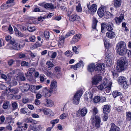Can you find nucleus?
<instances>
[{
    "label": "nucleus",
    "instance_id": "obj_40",
    "mask_svg": "<svg viewBox=\"0 0 131 131\" xmlns=\"http://www.w3.org/2000/svg\"><path fill=\"white\" fill-rule=\"evenodd\" d=\"M121 93L120 92H118L117 91H113L112 93L113 96L114 98H115L117 96L121 95Z\"/></svg>",
    "mask_w": 131,
    "mask_h": 131
},
{
    "label": "nucleus",
    "instance_id": "obj_31",
    "mask_svg": "<svg viewBox=\"0 0 131 131\" xmlns=\"http://www.w3.org/2000/svg\"><path fill=\"white\" fill-rule=\"evenodd\" d=\"M53 90H48L47 89L45 90V96L46 97H48L51 96V93Z\"/></svg>",
    "mask_w": 131,
    "mask_h": 131
},
{
    "label": "nucleus",
    "instance_id": "obj_27",
    "mask_svg": "<svg viewBox=\"0 0 131 131\" xmlns=\"http://www.w3.org/2000/svg\"><path fill=\"white\" fill-rule=\"evenodd\" d=\"M57 87V82L56 81H52L50 85V89L51 90Z\"/></svg>",
    "mask_w": 131,
    "mask_h": 131
},
{
    "label": "nucleus",
    "instance_id": "obj_46",
    "mask_svg": "<svg viewBox=\"0 0 131 131\" xmlns=\"http://www.w3.org/2000/svg\"><path fill=\"white\" fill-rule=\"evenodd\" d=\"M101 32L102 33H104L105 32L104 29L105 27L106 26V23H102L101 24Z\"/></svg>",
    "mask_w": 131,
    "mask_h": 131
},
{
    "label": "nucleus",
    "instance_id": "obj_14",
    "mask_svg": "<svg viewBox=\"0 0 131 131\" xmlns=\"http://www.w3.org/2000/svg\"><path fill=\"white\" fill-rule=\"evenodd\" d=\"M106 8L105 6H103L99 8L98 10L97 14L100 17H102L104 15L106 11Z\"/></svg>",
    "mask_w": 131,
    "mask_h": 131
},
{
    "label": "nucleus",
    "instance_id": "obj_13",
    "mask_svg": "<svg viewBox=\"0 0 131 131\" xmlns=\"http://www.w3.org/2000/svg\"><path fill=\"white\" fill-rule=\"evenodd\" d=\"M95 68V70L96 71H101L104 70L105 68V66L104 64L101 63L96 64Z\"/></svg>",
    "mask_w": 131,
    "mask_h": 131
},
{
    "label": "nucleus",
    "instance_id": "obj_32",
    "mask_svg": "<svg viewBox=\"0 0 131 131\" xmlns=\"http://www.w3.org/2000/svg\"><path fill=\"white\" fill-rule=\"evenodd\" d=\"M111 54L110 53H109L108 52H107L105 56L106 57V61L108 60L110 61L112 60Z\"/></svg>",
    "mask_w": 131,
    "mask_h": 131
},
{
    "label": "nucleus",
    "instance_id": "obj_20",
    "mask_svg": "<svg viewBox=\"0 0 131 131\" xmlns=\"http://www.w3.org/2000/svg\"><path fill=\"white\" fill-rule=\"evenodd\" d=\"M81 37V35L79 34H77L76 35L74 36L71 41V43H74L77 42L79 40Z\"/></svg>",
    "mask_w": 131,
    "mask_h": 131
},
{
    "label": "nucleus",
    "instance_id": "obj_57",
    "mask_svg": "<svg viewBox=\"0 0 131 131\" xmlns=\"http://www.w3.org/2000/svg\"><path fill=\"white\" fill-rule=\"evenodd\" d=\"M46 18V16H40L38 18V21H42L43 20L45 19Z\"/></svg>",
    "mask_w": 131,
    "mask_h": 131
},
{
    "label": "nucleus",
    "instance_id": "obj_21",
    "mask_svg": "<svg viewBox=\"0 0 131 131\" xmlns=\"http://www.w3.org/2000/svg\"><path fill=\"white\" fill-rule=\"evenodd\" d=\"M30 88V85L27 84L20 87V89L22 92L27 91Z\"/></svg>",
    "mask_w": 131,
    "mask_h": 131
},
{
    "label": "nucleus",
    "instance_id": "obj_56",
    "mask_svg": "<svg viewBox=\"0 0 131 131\" xmlns=\"http://www.w3.org/2000/svg\"><path fill=\"white\" fill-rule=\"evenodd\" d=\"M8 30L10 34H12L13 33L14 31L13 28L10 25L9 26V27L8 28Z\"/></svg>",
    "mask_w": 131,
    "mask_h": 131
},
{
    "label": "nucleus",
    "instance_id": "obj_60",
    "mask_svg": "<svg viewBox=\"0 0 131 131\" xmlns=\"http://www.w3.org/2000/svg\"><path fill=\"white\" fill-rule=\"evenodd\" d=\"M108 113L104 114V116H103V120L104 121H106L108 118Z\"/></svg>",
    "mask_w": 131,
    "mask_h": 131
},
{
    "label": "nucleus",
    "instance_id": "obj_6",
    "mask_svg": "<svg viewBox=\"0 0 131 131\" xmlns=\"http://www.w3.org/2000/svg\"><path fill=\"white\" fill-rule=\"evenodd\" d=\"M88 112V110L85 107L82 109H79L76 113V115L78 117H83Z\"/></svg>",
    "mask_w": 131,
    "mask_h": 131
},
{
    "label": "nucleus",
    "instance_id": "obj_22",
    "mask_svg": "<svg viewBox=\"0 0 131 131\" xmlns=\"http://www.w3.org/2000/svg\"><path fill=\"white\" fill-rule=\"evenodd\" d=\"M111 128L109 131H120V128L113 123H111Z\"/></svg>",
    "mask_w": 131,
    "mask_h": 131
},
{
    "label": "nucleus",
    "instance_id": "obj_24",
    "mask_svg": "<svg viewBox=\"0 0 131 131\" xmlns=\"http://www.w3.org/2000/svg\"><path fill=\"white\" fill-rule=\"evenodd\" d=\"M121 0H114V5L115 7H119L121 5Z\"/></svg>",
    "mask_w": 131,
    "mask_h": 131
},
{
    "label": "nucleus",
    "instance_id": "obj_4",
    "mask_svg": "<svg viewBox=\"0 0 131 131\" xmlns=\"http://www.w3.org/2000/svg\"><path fill=\"white\" fill-rule=\"evenodd\" d=\"M83 94V90H80L77 91L74 95L73 100V104L77 105L79 102V100Z\"/></svg>",
    "mask_w": 131,
    "mask_h": 131
},
{
    "label": "nucleus",
    "instance_id": "obj_18",
    "mask_svg": "<svg viewBox=\"0 0 131 131\" xmlns=\"http://www.w3.org/2000/svg\"><path fill=\"white\" fill-rule=\"evenodd\" d=\"M83 61L82 60H80L79 61V63L76 64L75 65L71 66L70 68H73L74 70H76L78 68H80L81 66H83Z\"/></svg>",
    "mask_w": 131,
    "mask_h": 131
},
{
    "label": "nucleus",
    "instance_id": "obj_25",
    "mask_svg": "<svg viewBox=\"0 0 131 131\" xmlns=\"http://www.w3.org/2000/svg\"><path fill=\"white\" fill-rule=\"evenodd\" d=\"M95 66L94 64H90L88 65V70L89 72H92L95 70Z\"/></svg>",
    "mask_w": 131,
    "mask_h": 131
},
{
    "label": "nucleus",
    "instance_id": "obj_64",
    "mask_svg": "<svg viewBox=\"0 0 131 131\" xmlns=\"http://www.w3.org/2000/svg\"><path fill=\"white\" fill-rule=\"evenodd\" d=\"M24 43L19 44L18 47L17 48V50H19L21 48H23L24 46Z\"/></svg>",
    "mask_w": 131,
    "mask_h": 131
},
{
    "label": "nucleus",
    "instance_id": "obj_16",
    "mask_svg": "<svg viewBox=\"0 0 131 131\" xmlns=\"http://www.w3.org/2000/svg\"><path fill=\"white\" fill-rule=\"evenodd\" d=\"M18 72V73L17 74V78H19L22 81H24L25 80V78L24 76V74L22 72L20 71L19 69H17V72Z\"/></svg>",
    "mask_w": 131,
    "mask_h": 131
},
{
    "label": "nucleus",
    "instance_id": "obj_36",
    "mask_svg": "<svg viewBox=\"0 0 131 131\" xmlns=\"http://www.w3.org/2000/svg\"><path fill=\"white\" fill-rule=\"evenodd\" d=\"M41 111L43 112L44 114L45 115H49L51 112V111L50 110H46L42 108L41 110Z\"/></svg>",
    "mask_w": 131,
    "mask_h": 131
},
{
    "label": "nucleus",
    "instance_id": "obj_5",
    "mask_svg": "<svg viewBox=\"0 0 131 131\" xmlns=\"http://www.w3.org/2000/svg\"><path fill=\"white\" fill-rule=\"evenodd\" d=\"M68 13L67 16H69V19L70 21H78L80 19V17L76 14H74L70 15V14L72 13L71 12L69 11Z\"/></svg>",
    "mask_w": 131,
    "mask_h": 131
},
{
    "label": "nucleus",
    "instance_id": "obj_50",
    "mask_svg": "<svg viewBox=\"0 0 131 131\" xmlns=\"http://www.w3.org/2000/svg\"><path fill=\"white\" fill-rule=\"evenodd\" d=\"M27 29L30 32L35 31L36 29V28L34 26L30 27L27 28Z\"/></svg>",
    "mask_w": 131,
    "mask_h": 131
},
{
    "label": "nucleus",
    "instance_id": "obj_29",
    "mask_svg": "<svg viewBox=\"0 0 131 131\" xmlns=\"http://www.w3.org/2000/svg\"><path fill=\"white\" fill-rule=\"evenodd\" d=\"M98 22V21L95 18H93V24L92 25V27L93 29H96L97 24Z\"/></svg>",
    "mask_w": 131,
    "mask_h": 131
},
{
    "label": "nucleus",
    "instance_id": "obj_44",
    "mask_svg": "<svg viewBox=\"0 0 131 131\" xmlns=\"http://www.w3.org/2000/svg\"><path fill=\"white\" fill-rule=\"evenodd\" d=\"M126 119L128 121L131 120V113L130 112H128L126 113Z\"/></svg>",
    "mask_w": 131,
    "mask_h": 131
},
{
    "label": "nucleus",
    "instance_id": "obj_2",
    "mask_svg": "<svg viewBox=\"0 0 131 131\" xmlns=\"http://www.w3.org/2000/svg\"><path fill=\"white\" fill-rule=\"evenodd\" d=\"M116 49L119 55H124L126 53L127 50L126 43L123 41L119 42L116 45Z\"/></svg>",
    "mask_w": 131,
    "mask_h": 131
},
{
    "label": "nucleus",
    "instance_id": "obj_54",
    "mask_svg": "<svg viewBox=\"0 0 131 131\" xmlns=\"http://www.w3.org/2000/svg\"><path fill=\"white\" fill-rule=\"evenodd\" d=\"M30 40L31 42H34L35 41L36 37L34 35H32L29 37Z\"/></svg>",
    "mask_w": 131,
    "mask_h": 131
},
{
    "label": "nucleus",
    "instance_id": "obj_48",
    "mask_svg": "<svg viewBox=\"0 0 131 131\" xmlns=\"http://www.w3.org/2000/svg\"><path fill=\"white\" fill-rule=\"evenodd\" d=\"M46 64L48 68H52L53 66V64L50 61H48L46 63Z\"/></svg>",
    "mask_w": 131,
    "mask_h": 131
},
{
    "label": "nucleus",
    "instance_id": "obj_43",
    "mask_svg": "<svg viewBox=\"0 0 131 131\" xmlns=\"http://www.w3.org/2000/svg\"><path fill=\"white\" fill-rule=\"evenodd\" d=\"M44 35L46 39H49L50 37L49 32L48 31H45L44 32Z\"/></svg>",
    "mask_w": 131,
    "mask_h": 131
},
{
    "label": "nucleus",
    "instance_id": "obj_11",
    "mask_svg": "<svg viewBox=\"0 0 131 131\" xmlns=\"http://www.w3.org/2000/svg\"><path fill=\"white\" fill-rule=\"evenodd\" d=\"M39 5H40L43 6L47 9L51 10L54 8V5L51 3H45V2H43L39 4Z\"/></svg>",
    "mask_w": 131,
    "mask_h": 131
},
{
    "label": "nucleus",
    "instance_id": "obj_3",
    "mask_svg": "<svg viewBox=\"0 0 131 131\" xmlns=\"http://www.w3.org/2000/svg\"><path fill=\"white\" fill-rule=\"evenodd\" d=\"M126 57H124L122 58L117 63V66L116 69L119 72L124 70L126 68Z\"/></svg>",
    "mask_w": 131,
    "mask_h": 131
},
{
    "label": "nucleus",
    "instance_id": "obj_51",
    "mask_svg": "<svg viewBox=\"0 0 131 131\" xmlns=\"http://www.w3.org/2000/svg\"><path fill=\"white\" fill-rule=\"evenodd\" d=\"M113 63V60L109 61L108 60L106 61V65L108 67H109L111 65H112Z\"/></svg>",
    "mask_w": 131,
    "mask_h": 131
},
{
    "label": "nucleus",
    "instance_id": "obj_37",
    "mask_svg": "<svg viewBox=\"0 0 131 131\" xmlns=\"http://www.w3.org/2000/svg\"><path fill=\"white\" fill-rule=\"evenodd\" d=\"M11 94L10 95H9V96L10 97V99H16V95L15 93H16L14 91H12L11 92Z\"/></svg>",
    "mask_w": 131,
    "mask_h": 131
},
{
    "label": "nucleus",
    "instance_id": "obj_19",
    "mask_svg": "<svg viewBox=\"0 0 131 131\" xmlns=\"http://www.w3.org/2000/svg\"><path fill=\"white\" fill-rule=\"evenodd\" d=\"M111 107L109 105H105L103 106V113L104 114L108 113L110 111H111Z\"/></svg>",
    "mask_w": 131,
    "mask_h": 131
},
{
    "label": "nucleus",
    "instance_id": "obj_33",
    "mask_svg": "<svg viewBox=\"0 0 131 131\" xmlns=\"http://www.w3.org/2000/svg\"><path fill=\"white\" fill-rule=\"evenodd\" d=\"M75 33V32L74 30H72L69 31L67 32L65 35V37L66 38L68 37L69 36L72 35Z\"/></svg>",
    "mask_w": 131,
    "mask_h": 131
},
{
    "label": "nucleus",
    "instance_id": "obj_47",
    "mask_svg": "<svg viewBox=\"0 0 131 131\" xmlns=\"http://www.w3.org/2000/svg\"><path fill=\"white\" fill-rule=\"evenodd\" d=\"M100 96H96L94 98V102L95 103H97L100 102Z\"/></svg>",
    "mask_w": 131,
    "mask_h": 131
},
{
    "label": "nucleus",
    "instance_id": "obj_1",
    "mask_svg": "<svg viewBox=\"0 0 131 131\" xmlns=\"http://www.w3.org/2000/svg\"><path fill=\"white\" fill-rule=\"evenodd\" d=\"M91 112L93 115L91 116V119L92 121L93 125H95L96 128H98L100 126L101 118L98 115H95L98 113L99 111L96 107H94L91 110Z\"/></svg>",
    "mask_w": 131,
    "mask_h": 131
},
{
    "label": "nucleus",
    "instance_id": "obj_59",
    "mask_svg": "<svg viewBox=\"0 0 131 131\" xmlns=\"http://www.w3.org/2000/svg\"><path fill=\"white\" fill-rule=\"evenodd\" d=\"M42 86L40 85H34L33 86V87L35 89V90H38L39 89L41 88Z\"/></svg>",
    "mask_w": 131,
    "mask_h": 131
},
{
    "label": "nucleus",
    "instance_id": "obj_15",
    "mask_svg": "<svg viewBox=\"0 0 131 131\" xmlns=\"http://www.w3.org/2000/svg\"><path fill=\"white\" fill-rule=\"evenodd\" d=\"M66 38L63 36H61L59 37L58 46L59 48L62 47L64 45V39Z\"/></svg>",
    "mask_w": 131,
    "mask_h": 131
},
{
    "label": "nucleus",
    "instance_id": "obj_55",
    "mask_svg": "<svg viewBox=\"0 0 131 131\" xmlns=\"http://www.w3.org/2000/svg\"><path fill=\"white\" fill-rule=\"evenodd\" d=\"M15 0H8L6 2L8 4H10L11 5V6H13L14 5H15V3H13L14 1Z\"/></svg>",
    "mask_w": 131,
    "mask_h": 131
},
{
    "label": "nucleus",
    "instance_id": "obj_45",
    "mask_svg": "<svg viewBox=\"0 0 131 131\" xmlns=\"http://www.w3.org/2000/svg\"><path fill=\"white\" fill-rule=\"evenodd\" d=\"M68 113H64L62 114L60 116V118L61 119H63L66 118L68 116Z\"/></svg>",
    "mask_w": 131,
    "mask_h": 131
},
{
    "label": "nucleus",
    "instance_id": "obj_8",
    "mask_svg": "<svg viewBox=\"0 0 131 131\" xmlns=\"http://www.w3.org/2000/svg\"><path fill=\"white\" fill-rule=\"evenodd\" d=\"M93 2V1H92L89 3L87 4V6L89 9V12L91 14L95 12L97 9V5L96 4H93L91 6H89L91 3H92Z\"/></svg>",
    "mask_w": 131,
    "mask_h": 131
},
{
    "label": "nucleus",
    "instance_id": "obj_58",
    "mask_svg": "<svg viewBox=\"0 0 131 131\" xmlns=\"http://www.w3.org/2000/svg\"><path fill=\"white\" fill-rule=\"evenodd\" d=\"M21 64L22 66H27L28 64V63L25 61H23L21 62Z\"/></svg>",
    "mask_w": 131,
    "mask_h": 131
},
{
    "label": "nucleus",
    "instance_id": "obj_26",
    "mask_svg": "<svg viewBox=\"0 0 131 131\" xmlns=\"http://www.w3.org/2000/svg\"><path fill=\"white\" fill-rule=\"evenodd\" d=\"M126 80V78L123 76H120L118 79V81L119 84L121 85Z\"/></svg>",
    "mask_w": 131,
    "mask_h": 131
},
{
    "label": "nucleus",
    "instance_id": "obj_35",
    "mask_svg": "<svg viewBox=\"0 0 131 131\" xmlns=\"http://www.w3.org/2000/svg\"><path fill=\"white\" fill-rule=\"evenodd\" d=\"M41 43H40L39 41H37L34 45L32 46V48L34 49L40 46L41 45Z\"/></svg>",
    "mask_w": 131,
    "mask_h": 131
},
{
    "label": "nucleus",
    "instance_id": "obj_61",
    "mask_svg": "<svg viewBox=\"0 0 131 131\" xmlns=\"http://www.w3.org/2000/svg\"><path fill=\"white\" fill-rule=\"evenodd\" d=\"M59 121V119H56L52 121L51 122V123L52 124L53 126L55 124L58 123Z\"/></svg>",
    "mask_w": 131,
    "mask_h": 131
},
{
    "label": "nucleus",
    "instance_id": "obj_30",
    "mask_svg": "<svg viewBox=\"0 0 131 131\" xmlns=\"http://www.w3.org/2000/svg\"><path fill=\"white\" fill-rule=\"evenodd\" d=\"M9 102L8 101H4V102L3 107L4 109H7L9 105Z\"/></svg>",
    "mask_w": 131,
    "mask_h": 131
},
{
    "label": "nucleus",
    "instance_id": "obj_12",
    "mask_svg": "<svg viewBox=\"0 0 131 131\" xmlns=\"http://www.w3.org/2000/svg\"><path fill=\"white\" fill-rule=\"evenodd\" d=\"M124 19V15L121 14L119 17H116L114 18V20L116 23L119 25L123 21Z\"/></svg>",
    "mask_w": 131,
    "mask_h": 131
},
{
    "label": "nucleus",
    "instance_id": "obj_34",
    "mask_svg": "<svg viewBox=\"0 0 131 131\" xmlns=\"http://www.w3.org/2000/svg\"><path fill=\"white\" fill-rule=\"evenodd\" d=\"M126 23L125 22H123L122 24V29L126 32L129 31V30L126 26Z\"/></svg>",
    "mask_w": 131,
    "mask_h": 131
},
{
    "label": "nucleus",
    "instance_id": "obj_52",
    "mask_svg": "<svg viewBox=\"0 0 131 131\" xmlns=\"http://www.w3.org/2000/svg\"><path fill=\"white\" fill-rule=\"evenodd\" d=\"M64 54L67 56L69 57L71 55V56L72 55V52L70 50H67L64 53Z\"/></svg>",
    "mask_w": 131,
    "mask_h": 131
},
{
    "label": "nucleus",
    "instance_id": "obj_9",
    "mask_svg": "<svg viewBox=\"0 0 131 131\" xmlns=\"http://www.w3.org/2000/svg\"><path fill=\"white\" fill-rule=\"evenodd\" d=\"M102 77L99 75H96L93 78L92 84L93 85H97L101 81Z\"/></svg>",
    "mask_w": 131,
    "mask_h": 131
},
{
    "label": "nucleus",
    "instance_id": "obj_28",
    "mask_svg": "<svg viewBox=\"0 0 131 131\" xmlns=\"http://www.w3.org/2000/svg\"><path fill=\"white\" fill-rule=\"evenodd\" d=\"M35 70V69L32 68L29 69L27 72L26 75L27 76H31Z\"/></svg>",
    "mask_w": 131,
    "mask_h": 131
},
{
    "label": "nucleus",
    "instance_id": "obj_53",
    "mask_svg": "<svg viewBox=\"0 0 131 131\" xmlns=\"http://www.w3.org/2000/svg\"><path fill=\"white\" fill-rule=\"evenodd\" d=\"M45 76L43 74H41L40 77V80L41 82H43L45 80Z\"/></svg>",
    "mask_w": 131,
    "mask_h": 131
},
{
    "label": "nucleus",
    "instance_id": "obj_42",
    "mask_svg": "<svg viewBox=\"0 0 131 131\" xmlns=\"http://www.w3.org/2000/svg\"><path fill=\"white\" fill-rule=\"evenodd\" d=\"M10 6L11 5L8 4L6 2V3L3 4L2 5V7H3V8L5 9H6Z\"/></svg>",
    "mask_w": 131,
    "mask_h": 131
},
{
    "label": "nucleus",
    "instance_id": "obj_38",
    "mask_svg": "<svg viewBox=\"0 0 131 131\" xmlns=\"http://www.w3.org/2000/svg\"><path fill=\"white\" fill-rule=\"evenodd\" d=\"M10 43L12 45L11 46L13 49L16 50V44L15 41L11 40L10 41Z\"/></svg>",
    "mask_w": 131,
    "mask_h": 131
},
{
    "label": "nucleus",
    "instance_id": "obj_41",
    "mask_svg": "<svg viewBox=\"0 0 131 131\" xmlns=\"http://www.w3.org/2000/svg\"><path fill=\"white\" fill-rule=\"evenodd\" d=\"M44 73L47 76L50 77H52L53 75V73L51 72L48 71L47 70L44 71Z\"/></svg>",
    "mask_w": 131,
    "mask_h": 131
},
{
    "label": "nucleus",
    "instance_id": "obj_49",
    "mask_svg": "<svg viewBox=\"0 0 131 131\" xmlns=\"http://www.w3.org/2000/svg\"><path fill=\"white\" fill-rule=\"evenodd\" d=\"M28 109L27 108H24L21 109L20 110V112L21 113L26 114Z\"/></svg>",
    "mask_w": 131,
    "mask_h": 131
},
{
    "label": "nucleus",
    "instance_id": "obj_63",
    "mask_svg": "<svg viewBox=\"0 0 131 131\" xmlns=\"http://www.w3.org/2000/svg\"><path fill=\"white\" fill-rule=\"evenodd\" d=\"M100 102H101L103 103L106 101V99L105 97H100Z\"/></svg>",
    "mask_w": 131,
    "mask_h": 131
},
{
    "label": "nucleus",
    "instance_id": "obj_17",
    "mask_svg": "<svg viewBox=\"0 0 131 131\" xmlns=\"http://www.w3.org/2000/svg\"><path fill=\"white\" fill-rule=\"evenodd\" d=\"M115 32L112 31H108L106 34V37L110 39H113L116 36Z\"/></svg>",
    "mask_w": 131,
    "mask_h": 131
},
{
    "label": "nucleus",
    "instance_id": "obj_39",
    "mask_svg": "<svg viewBox=\"0 0 131 131\" xmlns=\"http://www.w3.org/2000/svg\"><path fill=\"white\" fill-rule=\"evenodd\" d=\"M46 102L48 106L51 107L54 104L53 101L51 100L48 99L46 100Z\"/></svg>",
    "mask_w": 131,
    "mask_h": 131
},
{
    "label": "nucleus",
    "instance_id": "obj_23",
    "mask_svg": "<svg viewBox=\"0 0 131 131\" xmlns=\"http://www.w3.org/2000/svg\"><path fill=\"white\" fill-rule=\"evenodd\" d=\"M114 28L113 24L111 22H109L106 25V28L108 31H112Z\"/></svg>",
    "mask_w": 131,
    "mask_h": 131
},
{
    "label": "nucleus",
    "instance_id": "obj_10",
    "mask_svg": "<svg viewBox=\"0 0 131 131\" xmlns=\"http://www.w3.org/2000/svg\"><path fill=\"white\" fill-rule=\"evenodd\" d=\"M17 131H23L26 130L27 128V125L25 124L24 125H23L22 124L18 122L17 123Z\"/></svg>",
    "mask_w": 131,
    "mask_h": 131
},
{
    "label": "nucleus",
    "instance_id": "obj_62",
    "mask_svg": "<svg viewBox=\"0 0 131 131\" xmlns=\"http://www.w3.org/2000/svg\"><path fill=\"white\" fill-rule=\"evenodd\" d=\"M108 85L107 84V86L105 88H106L105 91L107 93H109L111 91V88L110 86H108Z\"/></svg>",
    "mask_w": 131,
    "mask_h": 131
},
{
    "label": "nucleus",
    "instance_id": "obj_7",
    "mask_svg": "<svg viewBox=\"0 0 131 131\" xmlns=\"http://www.w3.org/2000/svg\"><path fill=\"white\" fill-rule=\"evenodd\" d=\"M108 82V80L107 79L104 78L101 84L96 86V87L99 90L102 91L107 86Z\"/></svg>",
    "mask_w": 131,
    "mask_h": 131
}]
</instances>
